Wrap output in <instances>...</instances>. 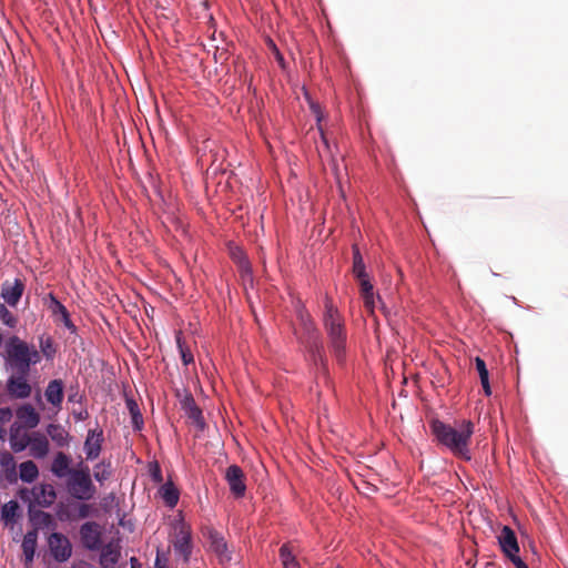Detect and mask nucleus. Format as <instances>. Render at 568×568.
I'll list each match as a JSON object with an SVG mask.
<instances>
[{
  "mask_svg": "<svg viewBox=\"0 0 568 568\" xmlns=\"http://www.w3.org/2000/svg\"><path fill=\"white\" fill-rule=\"evenodd\" d=\"M430 429L437 442L449 449L456 457L470 460L469 444L474 434V424L470 420H462L458 427L435 419L430 423Z\"/></svg>",
  "mask_w": 568,
  "mask_h": 568,
  "instance_id": "f257e3e1",
  "label": "nucleus"
},
{
  "mask_svg": "<svg viewBox=\"0 0 568 568\" xmlns=\"http://www.w3.org/2000/svg\"><path fill=\"white\" fill-rule=\"evenodd\" d=\"M323 324L332 352L336 359L342 362L344 358L347 338L346 328L343 316L329 298H326L325 302Z\"/></svg>",
  "mask_w": 568,
  "mask_h": 568,
  "instance_id": "f03ea898",
  "label": "nucleus"
},
{
  "mask_svg": "<svg viewBox=\"0 0 568 568\" xmlns=\"http://www.w3.org/2000/svg\"><path fill=\"white\" fill-rule=\"evenodd\" d=\"M8 359L14 373L29 374L30 366L40 361L38 351L31 349L17 336L10 338L7 347Z\"/></svg>",
  "mask_w": 568,
  "mask_h": 568,
  "instance_id": "7ed1b4c3",
  "label": "nucleus"
},
{
  "mask_svg": "<svg viewBox=\"0 0 568 568\" xmlns=\"http://www.w3.org/2000/svg\"><path fill=\"white\" fill-rule=\"evenodd\" d=\"M67 488L70 495L79 500H90L97 494L88 466L75 469L69 476Z\"/></svg>",
  "mask_w": 568,
  "mask_h": 568,
  "instance_id": "20e7f679",
  "label": "nucleus"
},
{
  "mask_svg": "<svg viewBox=\"0 0 568 568\" xmlns=\"http://www.w3.org/2000/svg\"><path fill=\"white\" fill-rule=\"evenodd\" d=\"M50 552L55 561L65 562L72 555L70 540L61 532H52L48 538Z\"/></svg>",
  "mask_w": 568,
  "mask_h": 568,
  "instance_id": "39448f33",
  "label": "nucleus"
},
{
  "mask_svg": "<svg viewBox=\"0 0 568 568\" xmlns=\"http://www.w3.org/2000/svg\"><path fill=\"white\" fill-rule=\"evenodd\" d=\"M80 538L83 547L89 550H100L102 546L101 526L95 521H87L80 527Z\"/></svg>",
  "mask_w": 568,
  "mask_h": 568,
  "instance_id": "423d86ee",
  "label": "nucleus"
},
{
  "mask_svg": "<svg viewBox=\"0 0 568 568\" xmlns=\"http://www.w3.org/2000/svg\"><path fill=\"white\" fill-rule=\"evenodd\" d=\"M28 374L16 373L7 381V393L12 398L23 399L31 395V385L27 381Z\"/></svg>",
  "mask_w": 568,
  "mask_h": 568,
  "instance_id": "0eeeda50",
  "label": "nucleus"
},
{
  "mask_svg": "<svg viewBox=\"0 0 568 568\" xmlns=\"http://www.w3.org/2000/svg\"><path fill=\"white\" fill-rule=\"evenodd\" d=\"M225 480L235 498L244 497L246 493L245 474L237 465H231L225 471Z\"/></svg>",
  "mask_w": 568,
  "mask_h": 568,
  "instance_id": "6e6552de",
  "label": "nucleus"
},
{
  "mask_svg": "<svg viewBox=\"0 0 568 568\" xmlns=\"http://www.w3.org/2000/svg\"><path fill=\"white\" fill-rule=\"evenodd\" d=\"M103 440V430L101 428L88 430L83 446L88 460H94L100 456Z\"/></svg>",
  "mask_w": 568,
  "mask_h": 568,
  "instance_id": "1a4fd4ad",
  "label": "nucleus"
},
{
  "mask_svg": "<svg viewBox=\"0 0 568 568\" xmlns=\"http://www.w3.org/2000/svg\"><path fill=\"white\" fill-rule=\"evenodd\" d=\"M499 546L509 559L519 552V545L515 531L509 526H504L498 536Z\"/></svg>",
  "mask_w": 568,
  "mask_h": 568,
  "instance_id": "9d476101",
  "label": "nucleus"
},
{
  "mask_svg": "<svg viewBox=\"0 0 568 568\" xmlns=\"http://www.w3.org/2000/svg\"><path fill=\"white\" fill-rule=\"evenodd\" d=\"M32 433H27L21 425L13 424L9 432L10 447L14 453L23 452L30 444Z\"/></svg>",
  "mask_w": 568,
  "mask_h": 568,
  "instance_id": "9b49d317",
  "label": "nucleus"
},
{
  "mask_svg": "<svg viewBox=\"0 0 568 568\" xmlns=\"http://www.w3.org/2000/svg\"><path fill=\"white\" fill-rule=\"evenodd\" d=\"M29 455L42 459L49 454L50 443L47 436L40 432H32L29 444Z\"/></svg>",
  "mask_w": 568,
  "mask_h": 568,
  "instance_id": "f8f14e48",
  "label": "nucleus"
},
{
  "mask_svg": "<svg viewBox=\"0 0 568 568\" xmlns=\"http://www.w3.org/2000/svg\"><path fill=\"white\" fill-rule=\"evenodd\" d=\"M33 500L41 507H50L57 499V493L51 484H40L32 488Z\"/></svg>",
  "mask_w": 568,
  "mask_h": 568,
  "instance_id": "ddd939ff",
  "label": "nucleus"
},
{
  "mask_svg": "<svg viewBox=\"0 0 568 568\" xmlns=\"http://www.w3.org/2000/svg\"><path fill=\"white\" fill-rule=\"evenodd\" d=\"M227 252L231 260L239 266L242 277L248 274V260L246 258V252L243 245L234 241L227 243Z\"/></svg>",
  "mask_w": 568,
  "mask_h": 568,
  "instance_id": "4468645a",
  "label": "nucleus"
},
{
  "mask_svg": "<svg viewBox=\"0 0 568 568\" xmlns=\"http://www.w3.org/2000/svg\"><path fill=\"white\" fill-rule=\"evenodd\" d=\"M71 457L63 452H58L51 463L50 470L58 478L70 476L74 470L70 467Z\"/></svg>",
  "mask_w": 568,
  "mask_h": 568,
  "instance_id": "2eb2a0df",
  "label": "nucleus"
},
{
  "mask_svg": "<svg viewBox=\"0 0 568 568\" xmlns=\"http://www.w3.org/2000/svg\"><path fill=\"white\" fill-rule=\"evenodd\" d=\"M17 418L21 422L22 427L36 428L40 423V414L31 404L21 405L16 412Z\"/></svg>",
  "mask_w": 568,
  "mask_h": 568,
  "instance_id": "dca6fc26",
  "label": "nucleus"
},
{
  "mask_svg": "<svg viewBox=\"0 0 568 568\" xmlns=\"http://www.w3.org/2000/svg\"><path fill=\"white\" fill-rule=\"evenodd\" d=\"M100 564L102 568H114L120 558V548L112 542L101 546Z\"/></svg>",
  "mask_w": 568,
  "mask_h": 568,
  "instance_id": "f3484780",
  "label": "nucleus"
},
{
  "mask_svg": "<svg viewBox=\"0 0 568 568\" xmlns=\"http://www.w3.org/2000/svg\"><path fill=\"white\" fill-rule=\"evenodd\" d=\"M44 396L47 400L54 407H60L63 402V383L61 379L49 382Z\"/></svg>",
  "mask_w": 568,
  "mask_h": 568,
  "instance_id": "a211bd4d",
  "label": "nucleus"
},
{
  "mask_svg": "<svg viewBox=\"0 0 568 568\" xmlns=\"http://www.w3.org/2000/svg\"><path fill=\"white\" fill-rule=\"evenodd\" d=\"M47 434L60 448L68 447L70 444L71 437L60 424H49L47 426Z\"/></svg>",
  "mask_w": 568,
  "mask_h": 568,
  "instance_id": "6ab92c4d",
  "label": "nucleus"
},
{
  "mask_svg": "<svg viewBox=\"0 0 568 568\" xmlns=\"http://www.w3.org/2000/svg\"><path fill=\"white\" fill-rule=\"evenodd\" d=\"M24 285L17 280L13 285L4 284L2 288V297L10 306H16L22 296Z\"/></svg>",
  "mask_w": 568,
  "mask_h": 568,
  "instance_id": "aec40b11",
  "label": "nucleus"
},
{
  "mask_svg": "<svg viewBox=\"0 0 568 568\" xmlns=\"http://www.w3.org/2000/svg\"><path fill=\"white\" fill-rule=\"evenodd\" d=\"M361 285V294L364 301L365 307L373 313L375 307L374 287L369 282L368 275L365 274L363 277H356Z\"/></svg>",
  "mask_w": 568,
  "mask_h": 568,
  "instance_id": "412c9836",
  "label": "nucleus"
},
{
  "mask_svg": "<svg viewBox=\"0 0 568 568\" xmlns=\"http://www.w3.org/2000/svg\"><path fill=\"white\" fill-rule=\"evenodd\" d=\"M37 538H38V535H37L36 530L28 531L23 537L21 547H22L23 555H24V565L27 567H29L33 561V557H34L36 548H37Z\"/></svg>",
  "mask_w": 568,
  "mask_h": 568,
  "instance_id": "4be33fe9",
  "label": "nucleus"
},
{
  "mask_svg": "<svg viewBox=\"0 0 568 568\" xmlns=\"http://www.w3.org/2000/svg\"><path fill=\"white\" fill-rule=\"evenodd\" d=\"M174 550L181 555L185 561L189 560L191 555V537L183 528L175 536Z\"/></svg>",
  "mask_w": 568,
  "mask_h": 568,
  "instance_id": "5701e85b",
  "label": "nucleus"
},
{
  "mask_svg": "<svg viewBox=\"0 0 568 568\" xmlns=\"http://www.w3.org/2000/svg\"><path fill=\"white\" fill-rule=\"evenodd\" d=\"M183 408L185 409L187 417L193 420V423L200 428L203 429L205 426L202 410L195 404L194 398L189 396L183 402Z\"/></svg>",
  "mask_w": 568,
  "mask_h": 568,
  "instance_id": "b1692460",
  "label": "nucleus"
},
{
  "mask_svg": "<svg viewBox=\"0 0 568 568\" xmlns=\"http://www.w3.org/2000/svg\"><path fill=\"white\" fill-rule=\"evenodd\" d=\"M0 467L2 468L6 478L9 481L16 480L17 478V465L13 456L10 453L0 454Z\"/></svg>",
  "mask_w": 568,
  "mask_h": 568,
  "instance_id": "393cba45",
  "label": "nucleus"
},
{
  "mask_svg": "<svg viewBox=\"0 0 568 568\" xmlns=\"http://www.w3.org/2000/svg\"><path fill=\"white\" fill-rule=\"evenodd\" d=\"M163 501L168 507H175L179 501V490L172 483H165L159 490Z\"/></svg>",
  "mask_w": 568,
  "mask_h": 568,
  "instance_id": "a878e982",
  "label": "nucleus"
},
{
  "mask_svg": "<svg viewBox=\"0 0 568 568\" xmlns=\"http://www.w3.org/2000/svg\"><path fill=\"white\" fill-rule=\"evenodd\" d=\"M52 303L53 314L60 315V320L64 324V326L70 331V333L74 334L77 332V326L72 323L67 307L63 304H61L58 300H55L53 296Z\"/></svg>",
  "mask_w": 568,
  "mask_h": 568,
  "instance_id": "bb28decb",
  "label": "nucleus"
},
{
  "mask_svg": "<svg viewBox=\"0 0 568 568\" xmlns=\"http://www.w3.org/2000/svg\"><path fill=\"white\" fill-rule=\"evenodd\" d=\"M19 476L20 479L24 483L34 481L39 476L38 466L32 460L21 463L19 466Z\"/></svg>",
  "mask_w": 568,
  "mask_h": 568,
  "instance_id": "cd10ccee",
  "label": "nucleus"
},
{
  "mask_svg": "<svg viewBox=\"0 0 568 568\" xmlns=\"http://www.w3.org/2000/svg\"><path fill=\"white\" fill-rule=\"evenodd\" d=\"M312 361L315 366L320 367L323 374L327 373V364L326 358L324 356V347L323 344L320 342H315L313 346H311L310 349Z\"/></svg>",
  "mask_w": 568,
  "mask_h": 568,
  "instance_id": "c85d7f7f",
  "label": "nucleus"
},
{
  "mask_svg": "<svg viewBox=\"0 0 568 568\" xmlns=\"http://www.w3.org/2000/svg\"><path fill=\"white\" fill-rule=\"evenodd\" d=\"M30 520L34 526V530L40 528H49L53 525V518L49 513L42 510L30 511Z\"/></svg>",
  "mask_w": 568,
  "mask_h": 568,
  "instance_id": "c756f323",
  "label": "nucleus"
},
{
  "mask_svg": "<svg viewBox=\"0 0 568 568\" xmlns=\"http://www.w3.org/2000/svg\"><path fill=\"white\" fill-rule=\"evenodd\" d=\"M112 475L111 462L102 460L94 466V478L100 484H103Z\"/></svg>",
  "mask_w": 568,
  "mask_h": 568,
  "instance_id": "7c9ffc66",
  "label": "nucleus"
},
{
  "mask_svg": "<svg viewBox=\"0 0 568 568\" xmlns=\"http://www.w3.org/2000/svg\"><path fill=\"white\" fill-rule=\"evenodd\" d=\"M353 273L355 277H363L366 273L365 264L357 245H353Z\"/></svg>",
  "mask_w": 568,
  "mask_h": 568,
  "instance_id": "2f4dec72",
  "label": "nucleus"
},
{
  "mask_svg": "<svg viewBox=\"0 0 568 568\" xmlns=\"http://www.w3.org/2000/svg\"><path fill=\"white\" fill-rule=\"evenodd\" d=\"M19 509V505L16 500H10L4 504L1 508V518L6 524L13 523Z\"/></svg>",
  "mask_w": 568,
  "mask_h": 568,
  "instance_id": "473e14b6",
  "label": "nucleus"
},
{
  "mask_svg": "<svg viewBox=\"0 0 568 568\" xmlns=\"http://www.w3.org/2000/svg\"><path fill=\"white\" fill-rule=\"evenodd\" d=\"M280 557L282 559L284 568H297L298 567V564L287 545H283L281 547Z\"/></svg>",
  "mask_w": 568,
  "mask_h": 568,
  "instance_id": "72a5a7b5",
  "label": "nucleus"
},
{
  "mask_svg": "<svg viewBox=\"0 0 568 568\" xmlns=\"http://www.w3.org/2000/svg\"><path fill=\"white\" fill-rule=\"evenodd\" d=\"M126 406H128V408L130 410L134 428L141 429V426L143 424V419H142V415L140 413L138 404L133 399H128L126 400Z\"/></svg>",
  "mask_w": 568,
  "mask_h": 568,
  "instance_id": "f704fd0d",
  "label": "nucleus"
},
{
  "mask_svg": "<svg viewBox=\"0 0 568 568\" xmlns=\"http://www.w3.org/2000/svg\"><path fill=\"white\" fill-rule=\"evenodd\" d=\"M176 342H178V346L180 348L181 358H182L183 364L189 365V364L193 363L194 358H193L192 353L187 348L183 347L180 337H178Z\"/></svg>",
  "mask_w": 568,
  "mask_h": 568,
  "instance_id": "c9c22d12",
  "label": "nucleus"
},
{
  "mask_svg": "<svg viewBox=\"0 0 568 568\" xmlns=\"http://www.w3.org/2000/svg\"><path fill=\"white\" fill-rule=\"evenodd\" d=\"M265 43L268 47V49L272 50V52L275 54V58L278 61V63L282 67H284V58L281 54V52L278 51V49H277L276 44L274 43V41L270 37H266L265 38Z\"/></svg>",
  "mask_w": 568,
  "mask_h": 568,
  "instance_id": "e433bc0d",
  "label": "nucleus"
},
{
  "mask_svg": "<svg viewBox=\"0 0 568 568\" xmlns=\"http://www.w3.org/2000/svg\"><path fill=\"white\" fill-rule=\"evenodd\" d=\"M475 365H476V369L479 374L480 379H486V377H488L489 374H488V369H487L485 361L477 356L475 358Z\"/></svg>",
  "mask_w": 568,
  "mask_h": 568,
  "instance_id": "4c0bfd02",
  "label": "nucleus"
},
{
  "mask_svg": "<svg viewBox=\"0 0 568 568\" xmlns=\"http://www.w3.org/2000/svg\"><path fill=\"white\" fill-rule=\"evenodd\" d=\"M91 513V506L88 504H78L77 505V516L78 518H88Z\"/></svg>",
  "mask_w": 568,
  "mask_h": 568,
  "instance_id": "58836bf2",
  "label": "nucleus"
},
{
  "mask_svg": "<svg viewBox=\"0 0 568 568\" xmlns=\"http://www.w3.org/2000/svg\"><path fill=\"white\" fill-rule=\"evenodd\" d=\"M151 475L155 483H161L163 480L162 471L158 465H155L154 469L151 471Z\"/></svg>",
  "mask_w": 568,
  "mask_h": 568,
  "instance_id": "ea45409f",
  "label": "nucleus"
},
{
  "mask_svg": "<svg viewBox=\"0 0 568 568\" xmlns=\"http://www.w3.org/2000/svg\"><path fill=\"white\" fill-rule=\"evenodd\" d=\"M509 560L515 565L516 568H529L518 555L510 557Z\"/></svg>",
  "mask_w": 568,
  "mask_h": 568,
  "instance_id": "a19ab883",
  "label": "nucleus"
},
{
  "mask_svg": "<svg viewBox=\"0 0 568 568\" xmlns=\"http://www.w3.org/2000/svg\"><path fill=\"white\" fill-rule=\"evenodd\" d=\"M484 392L487 396L491 394L490 385H489V376L486 379H480Z\"/></svg>",
  "mask_w": 568,
  "mask_h": 568,
  "instance_id": "79ce46f5",
  "label": "nucleus"
},
{
  "mask_svg": "<svg viewBox=\"0 0 568 568\" xmlns=\"http://www.w3.org/2000/svg\"><path fill=\"white\" fill-rule=\"evenodd\" d=\"M131 568H141V565L139 564V560L135 557L131 558Z\"/></svg>",
  "mask_w": 568,
  "mask_h": 568,
  "instance_id": "37998d69",
  "label": "nucleus"
},
{
  "mask_svg": "<svg viewBox=\"0 0 568 568\" xmlns=\"http://www.w3.org/2000/svg\"><path fill=\"white\" fill-rule=\"evenodd\" d=\"M51 347V341L48 339L45 342V345L42 344V351L47 354V356H49V354L47 353V349H49Z\"/></svg>",
  "mask_w": 568,
  "mask_h": 568,
  "instance_id": "c03bdc74",
  "label": "nucleus"
},
{
  "mask_svg": "<svg viewBox=\"0 0 568 568\" xmlns=\"http://www.w3.org/2000/svg\"><path fill=\"white\" fill-rule=\"evenodd\" d=\"M155 566H156V568H162V567L160 566V558H159V557H156Z\"/></svg>",
  "mask_w": 568,
  "mask_h": 568,
  "instance_id": "a18cd8bd",
  "label": "nucleus"
},
{
  "mask_svg": "<svg viewBox=\"0 0 568 568\" xmlns=\"http://www.w3.org/2000/svg\"><path fill=\"white\" fill-rule=\"evenodd\" d=\"M4 322H6V324L11 325V323H10V321H9V317H6V318H4Z\"/></svg>",
  "mask_w": 568,
  "mask_h": 568,
  "instance_id": "49530a36",
  "label": "nucleus"
},
{
  "mask_svg": "<svg viewBox=\"0 0 568 568\" xmlns=\"http://www.w3.org/2000/svg\"><path fill=\"white\" fill-rule=\"evenodd\" d=\"M4 322H6V324L11 325V323H10V321H9V317H6V318H4Z\"/></svg>",
  "mask_w": 568,
  "mask_h": 568,
  "instance_id": "de8ad7c7",
  "label": "nucleus"
},
{
  "mask_svg": "<svg viewBox=\"0 0 568 568\" xmlns=\"http://www.w3.org/2000/svg\"><path fill=\"white\" fill-rule=\"evenodd\" d=\"M6 315H9V311H7V310L4 308V315H3V317H4Z\"/></svg>",
  "mask_w": 568,
  "mask_h": 568,
  "instance_id": "09e8293b",
  "label": "nucleus"
}]
</instances>
